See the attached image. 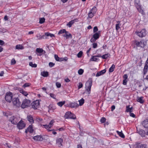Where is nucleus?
Here are the masks:
<instances>
[{
	"instance_id": "nucleus-24",
	"label": "nucleus",
	"mask_w": 148,
	"mask_h": 148,
	"mask_svg": "<svg viewBox=\"0 0 148 148\" xmlns=\"http://www.w3.org/2000/svg\"><path fill=\"white\" fill-rule=\"evenodd\" d=\"M27 119L31 123H34V120L32 116L31 115H28L27 116Z\"/></svg>"
},
{
	"instance_id": "nucleus-13",
	"label": "nucleus",
	"mask_w": 148,
	"mask_h": 148,
	"mask_svg": "<svg viewBox=\"0 0 148 148\" xmlns=\"http://www.w3.org/2000/svg\"><path fill=\"white\" fill-rule=\"evenodd\" d=\"M39 105V101L38 100H36L34 101L32 104V108L34 109H37Z\"/></svg>"
},
{
	"instance_id": "nucleus-21",
	"label": "nucleus",
	"mask_w": 148,
	"mask_h": 148,
	"mask_svg": "<svg viewBox=\"0 0 148 148\" xmlns=\"http://www.w3.org/2000/svg\"><path fill=\"white\" fill-rule=\"evenodd\" d=\"M18 90L21 93L25 96H27L28 95V94L27 92L23 90V89L19 88L18 89Z\"/></svg>"
},
{
	"instance_id": "nucleus-45",
	"label": "nucleus",
	"mask_w": 148,
	"mask_h": 148,
	"mask_svg": "<svg viewBox=\"0 0 148 148\" xmlns=\"http://www.w3.org/2000/svg\"><path fill=\"white\" fill-rule=\"evenodd\" d=\"M83 52L82 51H80L77 54V56L78 58H80L81 57L82 55Z\"/></svg>"
},
{
	"instance_id": "nucleus-53",
	"label": "nucleus",
	"mask_w": 148,
	"mask_h": 148,
	"mask_svg": "<svg viewBox=\"0 0 148 148\" xmlns=\"http://www.w3.org/2000/svg\"><path fill=\"white\" fill-rule=\"evenodd\" d=\"M73 24L72 23V22L71 21H70L67 24V26H69V27H71L72 25Z\"/></svg>"
},
{
	"instance_id": "nucleus-44",
	"label": "nucleus",
	"mask_w": 148,
	"mask_h": 148,
	"mask_svg": "<svg viewBox=\"0 0 148 148\" xmlns=\"http://www.w3.org/2000/svg\"><path fill=\"white\" fill-rule=\"evenodd\" d=\"M42 125L44 128H45L47 130H49V128H50L51 127L49 126V125Z\"/></svg>"
},
{
	"instance_id": "nucleus-3",
	"label": "nucleus",
	"mask_w": 148,
	"mask_h": 148,
	"mask_svg": "<svg viewBox=\"0 0 148 148\" xmlns=\"http://www.w3.org/2000/svg\"><path fill=\"white\" fill-rule=\"evenodd\" d=\"M97 9L95 6H94L89 11L88 14V18H92L96 14L97 11Z\"/></svg>"
},
{
	"instance_id": "nucleus-49",
	"label": "nucleus",
	"mask_w": 148,
	"mask_h": 148,
	"mask_svg": "<svg viewBox=\"0 0 148 148\" xmlns=\"http://www.w3.org/2000/svg\"><path fill=\"white\" fill-rule=\"evenodd\" d=\"M106 119L105 118L103 117L100 120V122L101 123H104L106 121Z\"/></svg>"
},
{
	"instance_id": "nucleus-48",
	"label": "nucleus",
	"mask_w": 148,
	"mask_h": 148,
	"mask_svg": "<svg viewBox=\"0 0 148 148\" xmlns=\"http://www.w3.org/2000/svg\"><path fill=\"white\" fill-rule=\"evenodd\" d=\"M148 68L144 67L143 69V73L144 75H145L147 71Z\"/></svg>"
},
{
	"instance_id": "nucleus-6",
	"label": "nucleus",
	"mask_w": 148,
	"mask_h": 148,
	"mask_svg": "<svg viewBox=\"0 0 148 148\" xmlns=\"http://www.w3.org/2000/svg\"><path fill=\"white\" fill-rule=\"evenodd\" d=\"M136 35L140 37H145L146 35V31L145 29H142L140 32H136Z\"/></svg>"
},
{
	"instance_id": "nucleus-7",
	"label": "nucleus",
	"mask_w": 148,
	"mask_h": 148,
	"mask_svg": "<svg viewBox=\"0 0 148 148\" xmlns=\"http://www.w3.org/2000/svg\"><path fill=\"white\" fill-rule=\"evenodd\" d=\"M100 34V32L99 31L94 34L90 40V42L92 43L95 42L96 40L99 38Z\"/></svg>"
},
{
	"instance_id": "nucleus-46",
	"label": "nucleus",
	"mask_w": 148,
	"mask_h": 148,
	"mask_svg": "<svg viewBox=\"0 0 148 148\" xmlns=\"http://www.w3.org/2000/svg\"><path fill=\"white\" fill-rule=\"evenodd\" d=\"M54 57L55 60L58 61H59L60 58L57 55L55 54L54 55Z\"/></svg>"
},
{
	"instance_id": "nucleus-17",
	"label": "nucleus",
	"mask_w": 148,
	"mask_h": 148,
	"mask_svg": "<svg viewBox=\"0 0 148 148\" xmlns=\"http://www.w3.org/2000/svg\"><path fill=\"white\" fill-rule=\"evenodd\" d=\"M33 139L36 140L40 141L43 140L42 136L41 135H37L33 137Z\"/></svg>"
},
{
	"instance_id": "nucleus-47",
	"label": "nucleus",
	"mask_w": 148,
	"mask_h": 148,
	"mask_svg": "<svg viewBox=\"0 0 148 148\" xmlns=\"http://www.w3.org/2000/svg\"><path fill=\"white\" fill-rule=\"evenodd\" d=\"M54 122V120H51L50 123H49V126L50 127H51L53 125V123Z\"/></svg>"
},
{
	"instance_id": "nucleus-18",
	"label": "nucleus",
	"mask_w": 148,
	"mask_h": 148,
	"mask_svg": "<svg viewBox=\"0 0 148 148\" xmlns=\"http://www.w3.org/2000/svg\"><path fill=\"white\" fill-rule=\"evenodd\" d=\"M135 5L137 9L139 10L140 8V5L139 0H135Z\"/></svg>"
},
{
	"instance_id": "nucleus-41",
	"label": "nucleus",
	"mask_w": 148,
	"mask_h": 148,
	"mask_svg": "<svg viewBox=\"0 0 148 148\" xmlns=\"http://www.w3.org/2000/svg\"><path fill=\"white\" fill-rule=\"evenodd\" d=\"M138 148H147V145L142 144L138 146Z\"/></svg>"
},
{
	"instance_id": "nucleus-23",
	"label": "nucleus",
	"mask_w": 148,
	"mask_h": 148,
	"mask_svg": "<svg viewBox=\"0 0 148 148\" xmlns=\"http://www.w3.org/2000/svg\"><path fill=\"white\" fill-rule=\"evenodd\" d=\"M138 132L139 134L142 137H145V134H146V133L144 130L142 129L140 130Z\"/></svg>"
},
{
	"instance_id": "nucleus-29",
	"label": "nucleus",
	"mask_w": 148,
	"mask_h": 148,
	"mask_svg": "<svg viewBox=\"0 0 148 148\" xmlns=\"http://www.w3.org/2000/svg\"><path fill=\"white\" fill-rule=\"evenodd\" d=\"M41 74L44 77H47L48 76L49 74L48 72L44 71L41 73Z\"/></svg>"
},
{
	"instance_id": "nucleus-12",
	"label": "nucleus",
	"mask_w": 148,
	"mask_h": 148,
	"mask_svg": "<svg viewBox=\"0 0 148 148\" xmlns=\"http://www.w3.org/2000/svg\"><path fill=\"white\" fill-rule=\"evenodd\" d=\"M17 126L19 129H22L25 126V124L24 123V122L21 120L18 123Z\"/></svg>"
},
{
	"instance_id": "nucleus-62",
	"label": "nucleus",
	"mask_w": 148,
	"mask_h": 148,
	"mask_svg": "<svg viewBox=\"0 0 148 148\" xmlns=\"http://www.w3.org/2000/svg\"><path fill=\"white\" fill-rule=\"evenodd\" d=\"M83 86V84H82V83H79V85L78 86V88L79 89L81 88H82Z\"/></svg>"
},
{
	"instance_id": "nucleus-35",
	"label": "nucleus",
	"mask_w": 148,
	"mask_h": 148,
	"mask_svg": "<svg viewBox=\"0 0 148 148\" xmlns=\"http://www.w3.org/2000/svg\"><path fill=\"white\" fill-rule=\"evenodd\" d=\"M65 101H62L59 102L57 103V105L59 106L62 107L64 104H65Z\"/></svg>"
},
{
	"instance_id": "nucleus-32",
	"label": "nucleus",
	"mask_w": 148,
	"mask_h": 148,
	"mask_svg": "<svg viewBox=\"0 0 148 148\" xmlns=\"http://www.w3.org/2000/svg\"><path fill=\"white\" fill-rule=\"evenodd\" d=\"M23 48V46L21 45H18L16 46V49H22Z\"/></svg>"
},
{
	"instance_id": "nucleus-5",
	"label": "nucleus",
	"mask_w": 148,
	"mask_h": 148,
	"mask_svg": "<svg viewBox=\"0 0 148 148\" xmlns=\"http://www.w3.org/2000/svg\"><path fill=\"white\" fill-rule=\"evenodd\" d=\"M30 103V101L27 99L25 98L23 99L22 103L21 105V107L22 108H24L28 106Z\"/></svg>"
},
{
	"instance_id": "nucleus-2",
	"label": "nucleus",
	"mask_w": 148,
	"mask_h": 148,
	"mask_svg": "<svg viewBox=\"0 0 148 148\" xmlns=\"http://www.w3.org/2000/svg\"><path fill=\"white\" fill-rule=\"evenodd\" d=\"M134 44L136 47L143 48L146 45V42L144 40H141L140 41L136 40L134 41Z\"/></svg>"
},
{
	"instance_id": "nucleus-33",
	"label": "nucleus",
	"mask_w": 148,
	"mask_h": 148,
	"mask_svg": "<svg viewBox=\"0 0 148 148\" xmlns=\"http://www.w3.org/2000/svg\"><path fill=\"white\" fill-rule=\"evenodd\" d=\"M115 65L114 64H112V66L110 68L109 71L110 72H112L114 70Z\"/></svg>"
},
{
	"instance_id": "nucleus-59",
	"label": "nucleus",
	"mask_w": 148,
	"mask_h": 148,
	"mask_svg": "<svg viewBox=\"0 0 148 148\" xmlns=\"http://www.w3.org/2000/svg\"><path fill=\"white\" fill-rule=\"evenodd\" d=\"M124 79H128V76L127 74H125L123 76Z\"/></svg>"
},
{
	"instance_id": "nucleus-10",
	"label": "nucleus",
	"mask_w": 148,
	"mask_h": 148,
	"mask_svg": "<svg viewBox=\"0 0 148 148\" xmlns=\"http://www.w3.org/2000/svg\"><path fill=\"white\" fill-rule=\"evenodd\" d=\"M12 93L11 92L7 93L5 95V99L7 102L10 103L12 100Z\"/></svg>"
},
{
	"instance_id": "nucleus-25",
	"label": "nucleus",
	"mask_w": 148,
	"mask_h": 148,
	"mask_svg": "<svg viewBox=\"0 0 148 148\" xmlns=\"http://www.w3.org/2000/svg\"><path fill=\"white\" fill-rule=\"evenodd\" d=\"M45 36V37H47L50 36L51 37H55L54 35L53 34H51L49 32H45V33L44 35H43Z\"/></svg>"
},
{
	"instance_id": "nucleus-60",
	"label": "nucleus",
	"mask_w": 148,
	"mask_h": 148,
	"mask_svg": "<svg viewBox=\"0 0 148 148\" xmlns=\"http://www.w3.org/2000/svg\"><path fill=\"white\" fill-rule=\"evenodd\" d=\"M97 44L96 43H93L92 44V47L94 48H97Z\"/></svg>"
},
{
	"instance_id": "nucleus-34",
	"label": "nucleus",
	"mask_w": 148,
	"mask_h": 148,
	"mask_svg": "<svg viewBox=\"0 0 148 148\" xmlns=\"http://www.w3.org/2000/svg\"><path fill=\"white\" fill-rule=\"evenodd\" d=\"M120 22L119 21H118L117 22V24L116 25V30H118L120 28Z\"/></svg>"
},
{
	"instance_id": "nucleus-19",
	"label": "nucleus",
	"mask_w": 148,
	"mask_h": 148,
	"mask_svg": "<svg viewBox=\"0 0 148 148\" xmlns=\"http://www.w3.org/2000/svg\"><path fill=\"white\" fill-rule=\"evenodd\" d=\"M63 36L66 37V39H68L69 38H72V36L71 34L69 33L68 32L66 31Z\"/></svg>"
},
{
	"instance_id": "nucleus-58",
	"label": "nucleus",
	"mask_w": 148,
	"mask_h": 148,
	"mask_svg": "<svg viewBox=\"0 0 148 148\" xmlns=\"http://www.w3.org/2000/svg\"><path fill=\"white\" fill-rule=\"evenodd\" d=\"M71 21L72 22V23L73 24L74 23L78 21V19L77 18H76L74 20H72Z\"/></svg>"
},
{
	"instance_id": "nucleus-22",
	"label": "nucleus",
	"mask_w": 148,
	"mask_h": 148,
	"mask_svg": "<svg viewBox=\"0 0 148 148\" xmlns=\"http://www.w3.org/2000/svg\"><path fill=\"white\" fill-rule=\"evenodd\" d=\"M106 71L105 69H103L99 72H98L96 75V77H98L104 74Z\"/></svg>"
},
{
	"instance_id": "nucleus-50",
	"label": "nucleus",
	"mask_w": 148,
	"mask_h": 148,
	"mask_svg": "<svg viewBox=\"0 0 148 148\" xmlns=\"http://www.w3.org/2000/svg\"><path fill=\"white\" fill-rule=\"evenodd\" d=\"M16 63V62L15 60L13 58L11 60V64H15Z\"/></svg>"
},
{
	"instance_id": "nucleus-28",
	"label": "nucleus",
	"mask_w": 148,
	"mask_h": 148,
	"mask_svg": "<svg viewBox=\"0 0 148 148\" xmlns=\"http://www.w3.org/2000/svg\"><path fill=\"white\" fill-rule=\"evenodd\" d=\"M99 59L97 58L96 56H92L90 59V61H98Z\"/></svg>"
},
{
	"instance_id": "nucleus-37",
	"label": "nucleus",
	"mask_w": 148,
	"mask_h": 148,
	"mask_svg": "<svg viewBox=\"0 0 148 148\" xmlns=\"http://www.w3.org/2000/svg\"><path fill=\"white\" fill-rule=\"evenodd\" d=\"M78 101L79 102V105L80 106H82L84 103V100L83 98H82L81 99L79 100Z\"/></svg>"
},
{
	"instance_id": "nucleus-40",
	"label": "nucleus",
	"mask_w": 148,
	"mask_h": 148,
	"mask_svg": "<svg viewBox=\"0 0 148 148\" xmlns=\"http://www.w3.org/2000/svg\"><path fill=\"white\" fill-rule=\"evenodd\" d=\"M68 58L66 57L60 58L59 61L61 62L64 61H66L68 60Z\"/></svg>"
},
{
	"instance_id": "nucleus-9",
	"label": "nucleus",
	"mask_w": 148,
	"mask_h": 148,
	"mask_svg": "<svg viewBox=\"0 0 148 148\" xmlns=\"http://www.w3.org/2000/svg\"><path fill=\"white\" fill-rule=\"evenodd\" d=\"M66 119H75L76 118L75 115L72 114L71 112H66L64 116Z\"/></svg>"
},
{
	"instance_id": "nucleus-51",
	"label": "nucleus",
	"mask_w": 148,
	"mask_h": 148,
	"mask_svg": "<svg viewBox=\"0 0 148 148\" xmlns=\"http://www.w3.org/2000/svg\"><path fill=\"white\" fill-rule=\"evenodd\" d=\"M29 86V83H25L23 86V87L24 88L28 87Z\"/></svg>"
},
{
	"instance_id": "nucleus-36",
	"label": "nucleus",
	"mask_w": 148,
	"mask_h": 148,
	"mask_svg": "<svg viewBox=\"0 0 148 148\" xmlns=\"http://www.w3.org/2000/svg\"><path fill=\"white\" fill-rule=\"evenodd\" d=\"M29 65L32 67L36 68L37 67V65L35 64H33L32 62H30L29 64Z\"/></svg>"
},
{
	"instance_id": "nucleus-42",
	"label": "nucleus",
	"mask_w": 148,
	"mask_h": 148,
	"mask_svg": "<svg viewBox=\"0 0 148 148\" xmlns=\"http://www.w3.org/2000/svg\"><path fill=\"white\" fill-rule=\"evenodd\" d=\"M84 71L83 69H80L78 70V73L79 75H81L83 73Z\"/></svg>"
},
{
	"instance_id": "nucleus-30",
	"label": "nucleus",
	"mask_w": 148,
	"mask_h": 148,
	"mask_svg": "<svg viewBox=\"0 0 148 148\" xmlns=\"http://www.w3.org/2000/svg\"><path fill=\"white\" fill-rule=\"evenodd\" d=\"M132 107L130 108L129 106H126V111L127 112H130V113L131 112H132Z\"/></svg>"
},
{
	"instance_id": "nucleus-15",
	"label": "nucleus",
	"mask_w": 148,
	"mask_h": 148,
	"mask_svg": "<svg viewBox=\"0 0 148 148\" xmlns=\"http://www.w3.org/2000/svg\"><path fill=\"white\" fill-rule=\"evenodd\" d=\"M79 105L78 104L75 102L70 103L68 105V106L72 108H77Z\"/></svg>"
},
{
	"instance_id": "nucleus-27",
	"label": "nucleus",
	"mask_w": 148,
	"mask_h": 148,
	"mask_svg": "<svg viewBox=\"0 0 148 148\" xmlns=\"http://www.w3.org/2000/svg\"><path fill=\"white\" fill-rule=\"evenodd\" d=\"M36 36L37 38V39L38 40H41L42 39H47V37H45V36L43 35L41 36V35L39 34H37L36 35Z\"/></svg>"
},
{
	"instance_id": "nucleus-43",
	"label": "nucleus",
	"mask_w": 148,
	"mask_h": 148,
	"mask_svg": "<svg viewBox=\"0 0 148 148\" xmlns=\"http://www.w3.org/2000/svg\"><path fill=\"white\" fill-rule=\"evenodd\" d=\"M66 30L65 29H63L60 30L59 32L58 33V34H63L64 33L66 32Z\"/></svg>"
},
{
	"instance_id": "nucleus-31",
	"label": "nucleus",
	"mask_w": 148,
	"mask_h": 148,
	"mask_svg": "<svg viewBox=\"0 0 148 148\" xmlns=\"http://www.w3.org/2000/svg\"><path fill=\"white\" fill-rule=\"evenodd\" d=\"M116 132L120 137L123 138H125V136L122 131L119 132L118 131H117Z\"/></svg>"
},
{
	"instance_id": "nucleus-56",
	"label": "nucleus",
	"mask_w": 148,
	"mask_h": 148,
	"mask_svg": "<svg viewBox=\"0 0 148 148\" xmlns=\"http://www.w3.org/2000/svg\"><path fill=\"white\" fill-rule=\"evenodd\" d=\"M56 85L57 88H59L61 86V84L58 82H57L56 83Z\"/></svg>"
},
{
	"instance_id": "nucleus-54",
	"label": "nucleus",
	"mask_w": 148,
	"mask_h": 148,
	"mask_svg": "<svg viewBox=\"0 0 148 148\" xmlns=\"http://www.w3.org/2000/svg\"><path fill=\"white\" fill-rule=\"evenodd\" d=\"M55 64L52 62H50L49 63V66L51 67L53 66Z\"/></svg>"
},
{
	"instance_id": "nucleus-11",
	"label": "nucleus",
	"mask_w": 148,
	"mask_h": 148,
	"mask_svg": "<svg viewBox=\"0 0 148 148\" xmlns=\"http://www.w3.org/2000/svg\"><path fill=\"white\" fill-rule=\"evenodd\" d=\"M19 120L18 118L14 116H12L10 117L9 119V121L14 124H16L18 122Z\"/></svg>"
},
{
	"instance_id": "nucleus-1",
	"label": "nucleus",
	"mask_w": 148,
	"mask_h": 148,
	"mask_svg": "<svg viewBox=\"0 0 148 148\" xmlns=\"http://www.w3.org/2000/svg\"><path fill=\"white\" fill-rule=\"evenodd\" d=\"M22 100L20 96L17 98H14L12 100L13 104L14 106L18 107L21 105V101H22Z\"/></svg>"
},
{
	"instance_id": "nucleus-55",
	"label": "nucleus",
	"mask_w": 148,
	"mask_h": 148,
	"mask_svg": "<svg viewBox=\"0 0 148 148\" xmlns=\"http://www.w3.org/2000/svg\"><path fill=\"white\" fill-rule=\"evenodd\" d=\"M127 81L128 79H123V84L124 85H126Z\"/></svg>"
},
{
	"instance_id": "nucleus-61",
	"label": "nucleus",
	"mask_w": 148,
	"mask_h": 148,
	"mask_svg": "<svg viewBox=\"0 0 148 148\" xmlns=\"http://www.w3.org/2000/svg\"><path fill=\"white\" fill-rule=\"evenodd\" d=\"M130 115L131 116H132L133 118H135V115L133 113H131V112L130 113Z\"/></svg>"
},
{
	"instance_id": "nucleus-14",
	"label": "nucleus",
	"mask_w": 148,
	"mask_h": 148,
	"mask_svg": "<svg viewBox=\"0 0 148 148\" xmlns=\"http://www.w3.org/2000/svg\"><path fill=\"white\" fill-rule=\"evenodd\" d=\"M36 51L38 53H37V55L40 56L42 55V53L43 54L45 53V51L42 48H37L36 49Z\"/></svg>"
},
{
	"instance_id": "nucleus-4",
	"label": "nucleus",
	"mask_w": 148,
	"mask_h": 148,
	"mask_svg": "<svg viewBox=\"0 0 148 148\" xmlns=\"http://www.w3.org/2000/svg\"><path fill=\"white\" fill-rule=\"evenodd\" d=\"M92 85V79L91 78H89L86 84V89L88 91V94L90 92V89Z\"/></svg>"
},
{
	"instance_id": "nucleus-26",
	"label": "nucleus",
	"mask_w": 148,
	"mask_h": 148,
	"mask_svg": "<svg viewBox=\"0 0 148 148\" xmlns=\"http://www.w3.org/2000/svg\"><path fill=\"white\" fill-rule=\"evenodd\" d=\"M143 97H137V101L138 102H140L141 103H143L144 102V100L143 99Z\"/></svg>"
},
{
	"instance_id": "nucleus-16",
	"label": "nucleus",
	"mask_w": 148,
	"mask_h": 148,
	"mask_svg": "<svg viewBox=\"0 0 148 148\" xmlns=\"http://www.w3.org/2000/svg\"><path fill=\"white\" fill-rule=\"evenodd\" d=\"M63 141V140L62 138H58L56 140L57 144L59 147H61L62 145V143Z\"/></svg>"
},
{
	"instance_id": "nucleus-63",
	"label": "nucleus",
	"mask_w": 148,
	"mask_h": 148,
	"mask_svg": "<svg viewBox=\"0 0 148 148\" xmlns=\"http://www.w3.org/2000/svg\"><path fill=\"white\" fill-rule=\"evenodd\" d=\"M5 43L3 41L0 40V45H3Z\"/></svg>"
},
{
	"instance_id": "nucleus-38",
	"label": "nucleus",
	"mask_w": 148,
	"mask_h": 148,
	"mask_svg": "<svg viewBox=\"0 0 148 148\" xmlns=\"http://www.w3.org/2000/svg\"><path fill=\"white\" fill-rule=\"evenodd\" d=\"M39 20V23L40 24H42L44 23L45 22V19L44 17L40 18Z\"/></svg>"
},
{
	"instance_id": "nucleus-57",
	"label": "nucleus",
	"mask_w": 148,
	"mask_h": 148,
	"mask_svg": "<svg viewBox=\"0 0 148 148\" xmlns=\"http://www.w3.org/2000/svg\"><path fill=\"white\" fill-rule=\"evenodd\" d=\"M98 30L97 27V26H95L94 27L93 29V32L94 33L96 32H97Z\"/></svg>"
},
{
	"instance_id": "nucleus-52",
	"label": "nucleus",
	"mask_w": 148,
	"mask_h": 148,
	"mask_svg": "<svg viewBox=\"0 0 148 148\" xmlns=\"http://www.w3.org/2000/svg\"><path fill=\"white\" fill-rule=\"evenodd\" d=\"M50 96L53 99H56V96L54 94L52 93H50Z\"/></svg>"
},
{
	"instance_id": "nucleus-39",
	"label": "nucleus",
	"mask_w": 148,
	"mask_h": 148,
	"mask_svg": "<svg viewBox=\"0 0 148 148\" xmlns=\"http://www.w3.org/2000/svg\"><path fill=\"white\" fill-rule=\"evenodd\" d=\"M110 55L109 53L106 54L102 56V58L103 59H106L108 58Z\"/></svg>"
},
{
	"instance_id": "nucleus-64",
	"label": "nucleus",
	"mask_w": 148,
	"mask_h": 148,
	"mask_svg": "<svg viewBox=\"0 0 148 148\" xmlns=\"http://www.w3.org/2000/svg\"><path fill=\"white\" fill-rule=\"evenodd\" d=\"M65 81L66 82H69L70 81V80L68 78L64 79Z\"/></svg>"
},
{
	"instance_id": "nucleus-8",
	"label": "nucleus",
	"mask_w": 148,
	"mask_h": 148,
	"mask_svg": "<svg viewBox=\"0 0 148 148\" xmlns=\"http://www.w3.org/2000/svg\"><path fill=\"white\" fill-rule=\"evenodd\" d=\"M141 124L146 131V134L148 135V119H146L141 122Z\"/></svg>"
},
{
	"instance_id": "nucleus-20",
	"label": "nucleus",
	"mask_w": 148,
	"mask_h": 148,
	"mask_svg": "<svg viewBox=\"0 0 148 148\" xmlns=\"http://www.w3.org/2000/svg\"><path fill=\"white\" fill-rule=\"evenodd\" d=\"M33 129L32 127V125H30L29 127L27 128V129L26 130L25 132L27 133L28 132L30 133H32L33 132Z\"/></svg>"
}]
</instances>
